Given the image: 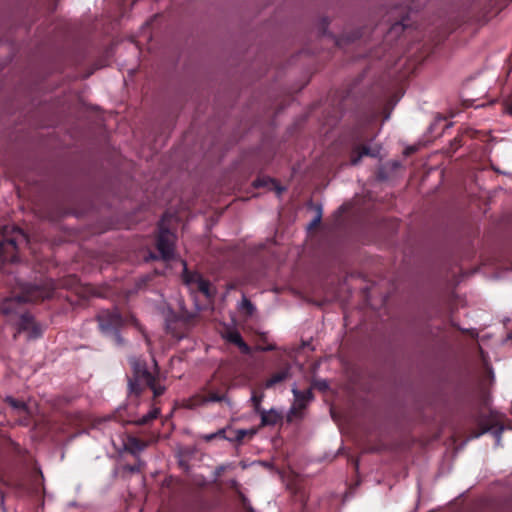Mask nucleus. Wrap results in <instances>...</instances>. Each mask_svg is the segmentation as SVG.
Returning <instances> with one entry per match:
<instances>
[{
	"label": "nucleus",
	"instance_id": "obj_2",
	"mask_svg": "<svg viewBox=\"0 0 512 512\" xmlns=\"http://www.w3.org/2000/svg\"><path fill=\"white\" fill-rule=\"evenodd\" d=\"M99 327L104 334H110L112 332H118V329L123 324V319L117 310L113 311H102L98 317Z\"/></svg>",
	"mask_w": 512,
	"mask_h": 512
},
{
	"label": "nucleus",
	"instance_id": "obj_17",
	"mask_svg": "<svg viewBox=\"0 0 512 512\" xmlns=\"http://www.w3.org/2000/svg\"><path fill=\"white\" fill-rule=\"evenodd\" d=\"M239 308L242 309V310H245V312L248 314V315H252L255 308L253 306V304L245 297H243L240 305H239Z\"/></svg>",
	"mask_w": 512,
	"mask_h": 512
},
{
	"label": "nucleus",
	"instance_id": "obj_11",
	"mask_svg": "<svg viewBox=\"0 0 512 512\" xmlns=\"http://www.w3.org/2000/svg\"><path fill=\"white\" fill-rule=\"evenodd\" d=\"M144 383L153 391L155 397L165 392V386L158 383L154 375H151V379H147Z\"/></svg>",
	"mask_w": 512,
	"mask_h": 512
},
{
	"label": "nucleus",
	"instance_id": "obj_9",
	"mask_svg": "<svg viewBox=\"0 0 512 512\" xmlns=\"http://www.w3.org/2000/svg\"><path fill=\"white\" fill-rule=\"evenodd\" d=\"M19 328L20 330L30 331V338H36L41 334V329L34 323L33 317L28 313L20 316Z\"/></svg>",
	"mask_w": 512,
	"mask_h": 512
},
{
	"label": "nucleus",
	"instance_id": "obj_14",
	"mask_svg": "<svg viewBox=\"0 0 512 512\" xmlns=\"http://www.w3.org/2000/svg\"><path fill=\"white\" fill-rule=\"evenodd\" d=\"M288 377V371L287 370H283V371H280V372H277L275 373L274 375H272L265 383V387L266 388H270L272 386H274L275 384L283 381L284 379H286Z\"/></svg>",
	"mask_w": 512,
	"mask_h": 512
},
{
	"label": "nucleus",
	"instance_id": "obj_18",
	"mask_svg": "<svg viewBox=\"0 0 512 512\" xmlns=\"http://www.w3.org/2000/svg\"><path fill=\"white\" fill-rule=\"evenodd\" d=\"M377 154H378V152L374 153V152H371V150L368 147H363L359 156L357 158L352 159V164L356 165L359 162L360 158L364 155L377 156Z\"/></svg>",
	"mask_w": 512,
	"mask_h": 512
},
{
	"label": "nucleus",
	"instance_id": "obj_28",
	"mask_svg": "<svg viewBox=\"0 0 512 512\" xmlns=\"http://www.w3.org/2000/svg\"><path fill=\"white\" fill-rule=\"evenodd\" d=\"M223 470H224V467H222V466H221V467H219V468H218V473L222 472Z\"/></svg>",
	"mask_w": 512,
	"mask_h": 512
},
{
	"label": "nucleus",
	"instance_id": "obj_24",
	"mask_svg": "<svg viewBox=\"0 0 512 512\" xmlns=\"http://www.w3.org/2000/svg\"><path fill=\"white\" fill-rule=\"evenodd\" d=\"M267 181H264V180H257L255 181V186L256 187H259V186H264L266 185Z\"/></svg>",
	"mask_w": 512,
	"mask_h": 512
},
{
	"label": "nucleus",
	"instance_id": "obj_23",
	"mask_svg": "<svg viewBox=\"0 0 512 512\" xmlns=\"http://www.w3.org/2000/svg\"><path fill=\"white\" fill-rule=\"evenodd\" d=\"M252 400H253V402L255 403V407H256V409L258 410V408H259V406H260V399H259V398H257L256 396H253V397H252Z\"/></svg>",
	"mask_w": 512,
	"mask_h": 512
},
{
	"label": "nucleus",
	"instance_id": "obj_20",
	"mask_svg": "<svg viewBox=\"0 0 512 512\" xmlns=\"http://www.w3.org/2000/svg\"><path fill=\"white\" fill-rule=\"evenodd\" d=\"M215 435H216L217 438H221V439H225V440H228V441H232L231 438H228L226 436V428L219 429L218 431L215 432Z\"/></svg>",
	"mask_w": 512,
	"mask_h": 512
},
{
	"label": "nucleus",
	"instance_id": "obj_1",
	"mask_svg": "<svg viewBox=\"0 0 512 512\" xmlns=\"http://www.w3.org/2000/svg\"><path fill=\"white\" fill-rule=\"evenodd\" d=\"M48 297H50L49 292H43L38 287H35L29 291V295L27 296H16L5 299L1 304V311L5 315H10L16 312V306L20 305L21 303L35 301L38 299H45Z\"/></svg>",
	"mask_w": 512,
	"mask_h": 512
},
{
	"label": "nucleus",
	"instance_id": "obj_3",
	"mask_svg": "<svg viewBox=\"0 0 512 512\" xmlns=\"http://www.w3.org/2000/svg\"><path fill=\"white\" fill-rule=\"evenodd\" d=\"M20 239H26V235L21 229L15 226H4L2 230L0 229V258L4 259L2 250L6 246L14 250Z\"/></svg>",
	"mask_w": 512,
	"mask_h": 512
},
{
	"label": "nucleus",
	"instance_id": "obj_7",
	"mask_svg": "<svg viewBox=\"0 0 512 512\" xmlns=\"http://www.w3.org/2000/svg\"><path fill=\"white\" fill-rule=\"evenodd\" d=\"M292 392L294 395V402L289 413L296 416L307 407L312 400L313 395L310 389L301 392L296 387H293Z\"/></svg>",
	"mask_w": 512,
	"mask_h": 512
},
{
	"label": "nucleus",
	"instance_id": "obj_13",
	"mask_svg": "<svg viewBox=\"0 0 512 512\" xmlns=\"http://www.w3.org/2000/svg\"><path fill=\"white\" fill-rule=\"evenodd\" d=\"M159 414H160V409L157 407H152L147 414H145L144 416H142L141 418H139L136 421V424H138V425L147 424L151 420L156 419L159 416Z\"/></svg>",
	"mask_w": 512,
	"mask_h": 512
},
{
	"label": "nucleus",
	"instance_id": "obj_16",
	"mask_svg": "<svg viewBox=\"0 0 512 512\" xmlns=\"http://www.w3.org/2000/svg\"><path fill=\"white\" fill-rule=\"evenodd\" d=\"M5 401L13 408V409H16V410H22V411H26L27 409V406L26 404L23 402V401H18L10 396H7Z\"/></svg>",
	"mask_w": 512,
	"mask_h": 512
},
{
	"label": "nucleus",
	"instance_id": "obj_10",
	"mask_svg": "<svg viewBox=\"0 0 512 512\" xmlns=\"http://www.w3.org/2000/svg\"><path fill=\"white\" fill-rule=\"evenodd\" d=\"M224 400H226L225 395H220L218 393H210L208 396L201 397L199 399L194 400V403H192L191 406L203 405V404L211 403V402H221Z\"/></svg>",
	"mask_w": 512,
	"mask_h": 512
},
{
	"label": "nucleus",
	"instance_id": "obj_5",
	"mask_svg": "<svg viewBox=\"0 0 512 512\" xmlns=\"http://www.w3.org/2000/svg\"><path fill=\"white\" fill-rule=\"evenodd\" d=\"M131 365H132L135 379L129 381V389H130V392L139 394L140 393V389L138 388L139 382H145L147 379H151L152 373L148 371L145 363H143L139 359L133 358L131 360Z\"/></svg>",
	"mask_w": 512,
	"mask_h": 512
},
{
	"label": "nucleus",
	"instance_id": "obj_4",
	"mask_svg": "<svg viewBox=\"0 0 512 512\" xmlns=\"http://www.w3.org/2000/svg\"><path fill=\"white\" fill-rule=\"evenodd\" d=\"M183 265V280L193 290H198L203 293L207 298L211 297L210 284L203 277L194 272H189L186 267V263L182 261Z\"/></svg>",
	"mask_w": 512,
	"mask_h": 512
},
{
	"label": "nucleus",
	"instance_id": "obj_25",
	"mask_svg": "<svg viewBox=\"0 0 512 512\" xmlns=\"http://www.w3.org/2000/svg\"><path fill=\"white\" fill-rule=\"evenodd\" d=\"M502 432V428H500L498 431H496L495 435H496V439H497V443H499L500 441V434Z\"/></svg>",
	"mask_w": 512,
	"mask_h": 512
},
{
	"label": "nucleus",
	"instance_id": "obj_12",
	"mask_svg": "<svg viewBox=\"0 0 512 512\" xmlns=\"http://www.w3.org/2000/svg\"><path fill=\"white\" fill-rule=\"evenodd\" d=\"M147 444L137 438H129L128 447L132 454L136 455L142 452L146 448Z\"/></svg>",
	"mask_w": 512,
	"mask_h": 512
},
{
	"label": "nucleus",
	"instance_id": "obj_19",
	"mask_svg": "<svg viewBox=\"0 0 512 512\" xmlns=\"http://www.w3.org/2000/svg\"><path fill=\"white\" fill-rule=\"evenodd\" d=\"M261 423L263 426H265L268 424H273L274 420H272L271 417H269V415L266 411H262L261 412Z\"/></svg>",
	"mask_w": 512,
	"mask_h": 512
},
{
	"label": "nucleus",
	"instance_id": "obj_22",
	"mask_svg": "<svg viewBox=\"0 0 512 512\" xmlns=\"http://www.w3.org/2000/svg\"><path fill=\"white\" fill-rule=\"evenodd\" d=\"M320 220H321V214H318V215L314 218V220H313V222L311 223L310 227L317 225V224L320 222Z\"/></svg>",
	"mask_w": 512,
	"mask_h": 512
},
{
	"label": "nucleus",
	"instance_id": "obj_21",
	"mask_svg": "<svg viewBox=\"0 0 512 512\" xmlns=\"http://www.w3.org/2000/svg\"><path fill=\"white\" fill-rule=\"evenodd\" d=\"M217 438L216 435H215V432L214 433H210V434H205L202 436V439L206 442H210L212 441L213 439Z\"/></svg>",
	"mask_w": 512,
	"mask_h": 512
},
{
	"label": "nucleus",
	"instance_id": "obj_26",
	"mask_svg": "<svg viewBox=\"0 0 512 512\" xmlns=\"http://www.w3.org/2000/svg\"><path fill=\"white\" fill-rule=\"evenodd\" d=\"M506 110L509 114H512V102L507 106Z\"/></svg>",
	"mask_w": 512,
	"mask_h": 512
},
{
	"label": "nucleus",
	"instance_id": "obj_15",
	"mask_svg": "<svg viewBox=\"0 0 512 512\" xmlns=\"http://www.w3.org/2000/svg\"><path fill=\"white\" fill-rule=\"evenodd\" d=\"M257 433L255 429H237L235 431V437L231 438L232 441L241 442L246 436L252 437Z\"/></svg>",
	"mask_w": 512,
	"mask_h": 512
},
{
	"label": "nucleus",
	"instance_id": "obj_29",
	"mask_svg": "<svg viewBox=\"0 0 512 512\" xmlns=\"http://www.w3.org/2000/svg\"><path fill=\"white\" fill-rule=\"evenodd\" d=\"M283 189L282 188H279L278 189V195H280L282 193Z\"/></svg>",
	"mask_w": 512,
	"mask_h": 512
},
{
	"label": "nucleus",
	"instance_id": "obj_8",
	"mask_svg": "<svg viewBox=\"0 0 512 512\" xmlns=\"http://www.w3.org/2000/svg\"><path fill=\"white\" fill-rule=\"evenodd\" d=\"M221 335L225 341L236 345L242 353H250V347L244 342L241 334L236 328H227Z\"/></svg>",
	"mask_w": 512,
	"mask_h": 512
},
{
	"label": "nucleus",
	"instance_id": "obj_27",
	"mask_svg": "<svg viewBox=\"0 0 512 512\" xmlns=\"http://www.w3.org/2000/svg\"><path fill=\"white\" fill-rule=\"evenodd\" d=\"M319 386H320V388H326L327 384L325 382H323V383H319Z\"/></svg>",
	"mask_w": 512,
	"mask_h": 512
},
{
	"label": "nucleus",
	"instance_id": "obj_6",
	"mask_svg": "<svg viewBox=\"0 0 512 512\" xmlns=\"http://www.w3.org/2000/svg\"><path fill=\"white\" fill-rule=\"evenodd\" d=\"M174 243L175 235L173 233L169 230L160 231L157 249L164 260L168 261L174 257Z\"/></svg>",
	"mask_w": 512,
	"mask_h": 512
}]
</instances>
